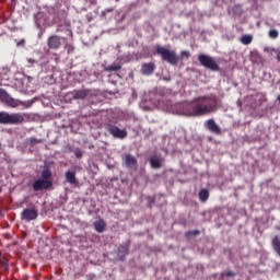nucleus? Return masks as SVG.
Here are the masks:
<instances>
[{"mask_svg":"<svg viewBox=\"0 0 280 280\" xmlns=\"http://www.w3.org/2000/svg\"><path fill=\"white\" fill-rule=\"evenodd\" d=\"M173 115H185L186 117H205L218 110V98L215 96H199L191 102L176 103L167 107Z\"/></svg>","mask_w":280,"mask_h":280,"instance_id":"1","label":"nucleus"},{"mask_svg":"<svg viewBox=\"0 0 280 280\" xmlns=\"http://www.w3.org/2000/svg\"><path fill=\"white\" fill-rule=\"evenodd\" d=\"M0 124L4 126H21V124H25V114L0 112Z\"/></svg>","mask_w":280,"mask_h":280,"instance_id":"2","label":"nucleus"},{"mask_svg":"<svg viewBox=\"0 0 280 280\" xmlns=\"http://www.w3.org/2000/svg\"><path fill=\"white\" fill-rule=\"evenodd\" d=\"M155 54L161 56L162 60L168 62V65H178V60H180L176 51L170 50L163 46H155Z\"/></svg>","mask_w":280,"mask_h":280,"instance_id":"3","label":"nucleus"},{"mask_svg":"<svg viewBox=\"0 0 280 280\" xmlns=\"http://www.w3.org/2000/svg\"><path fill=\"white\" fill-rule=\"evenodd\" d=\"M198 60L201 67L210 69V71H220V66L218 65V61L213 59V57L208 55H199Z\"/></svg>","mask_w":280,"mask_h":280,"instance_id":"4","label":"nucleus"},{"mask_svg":"<svg viewBox=\"0 0 280 280\" xmlns=\"http://www.w3.org/2000/svg\"><path fill=\"white\" fill-rule=\"evenodd\" d=\"M105 129L114 139H126L128 137V131L126 129H119L116 125L107 124Z\"/></svg>","mask_w":280,"mask_h":280,"instance_id":"5","label":"nucleus"},{"mask_svg":"<svg viewBox=\"0 0 280 280\" xmlns=\"http://www.w3.org/2000/svg\"><path fill=\"white\" fill-rule=\"evenodd\" d=\"M62 43H65V37L58 35H50L47 38V45L50 49H60L62 47Z\"/></svg>","mask_w":280,"mask_h":280,"instance_id":"6","label":"nucleus"},{"mask_svg":"<svg viewBox=\"0 0 280 280\" xmlns=\"http://www.w3.org/2000/svg\"><path fill=\"white\" fill-rule=\"evenodd\" d=\"M0 101H2L3 104H7V106H11V108H16L19 106V102L10 96L8 91L3 89H0Z\"/></svg>","mask_w":280,"mask_h":280,"instance_id":"7","label":"nucleus"},{"mask_svg":"<svg viewBox=\"0 0 280 280\" xmlns=\"http://www.w3.org/2000/svg\"><path fill=\"white\" fill-rule=\"evenodd\" d=\"M54 187V182L49 179H36L33 182L34 191H43V189H50Z\"/></svg>","mask_w":280,"mask_h":280,"instance_id":"8","label":"nucleus"},{"mask_svg":"<svg viewBox=\"0 0 280 280\" xmlns=\"http://www.w3.org/2000/svg\"><path fill=\"white\" fill-rule=\"evenodd\" d=\"M38 218V211L34 208H26L21 213V220H26V222H32Z\"/></svg>","mask_w":280,"mask_h":280,"instance_id":"9","label":"nucleus"},{"mask_svg":"<svg viewBox=\"0 0 280 280\" xmlns=\"http://www.w3.org/2000/svg\"><path fill=\"white\" fill-rule=\"evenodd\" d=\"M205 126L207 130H210V132H213V135H222V129L220 128V126H218V124H215V120L208 119L205 122Z\"/></svg>","mask_w":280,"mask_h":280,"instance_id":"10","label":"nucleus"},{"mask_svg":"<svg viewBox=\"0 0 280 280\" xmlns=\"http://www.w3.org/2000/svg\"><path fill=\"white\" fill-rule=\"evenodd\" d=\"M149 163L152 170H161L163 167V158H161V155H151Z\"/></svg>","mask_w":280,"mask_h":280,"instance_id":"11","label":"nucleus"},{"mask_svg":"<svg viewBox=\"0 0 280 280\" xmlns=\"http://www.w3.org/2000/svg\"><path fill=\"white\" fill-rule=\"evenodd\" d=\"M130 255V247L128 245H120L117 248V258L119 261H126V257Z\"/></svg>","mask_w":280,"mask_h":280,"instance_id":"12","label":"nucleus"},{"mask_svg":"<svg viewBox=\"0 0 280 280\" xmlns=\"http://www.w3.org/2000/svg\"><path fill=\"white\" fill-rule=\"evenodd\" d=\"M122 161L125 163V166L128 167L129 170H135L137 167V158L135 155L126 154L122 158Z\"/></svg>","mask_w":280,"mask_h":280,"instance_id":"13","label":"nucleus"},{"mask_svg":"<svg viewBox=\"0 0 280 280\" xmlns=\"http://www.w3.org/2000/svg\"><path fill=\"white\" fill-rule=\"evenodd\" d=\"M154 69H156V66L153 62L143 63L141 67V73L142 75H152L154 73Z\"/></svg>","mask_w":280,"mask_h":280,"instance_id":"14","label":"nucleus"},{"mask_svg":"<svg viewBox=\"0 0 280 280\" xmlns=\"http://www.w3.org/2000/svg\"><path fill=\"white\" fill-rule=\"evenodd\" d=\"M96 233H104L106 231V221L104 219H100L93 223Z\"/></svg>","mask_w":280,"mask_h":280,"instance_id":"15","label":"nucleus"},{"mask_svg":"<svg viewBox=\"0 0 280 280\" xmlns=\"http://www.w3.org/2000/svg\"><path fill=\"white\" fill-rule=\"evenodd\" d=\"M89 95V91L86 90H75L72 92V100H85Z\"/></svg>","mask_w":280,"mask_h":280,"instance_id":"16","label":"nucleus"},{"mask_svg":"<svg viewBox=\"0 0 280 280\" xmlns=\"http://www.w3.org/2000/svg\"><path fill=\"white\" fill-rule=\"evenodd\" d=\"M66 180L70 185H75L78 183V179L75 178V172H71V171L66 172Z\"/></svg>","mask_w":280,"mask_h":280,"instance_id":"17","label":"nucleus"},{"mask_svg":"<svg viewBox=\"0 0 280 280\" xmlns=\"http://www.w3.org/2000/svg\"><path fill=\"white\" fill-rule=\"evenodd\" d=\"M199 200L200 202H207L209 200V190L201 189L199 191Z\"/></svg>","mask_w":280,"mask_h":280,"instance_id":"18","label":"nucleus"},{"mask_svg":"<svg viewBox=\"0 0 280 280\" xmlns=\"http://www.w3.org/2000/svg\"><path fill=\"white\" fill-rule=\"evenodd\" d=\"M27 145H38V143H43V139H37V138H27L26 139Z\"/></svg>","mask_w":280,"mask_h":280,"instance_id":"19","label":"nucleus"},{"mask_svg":"<svg viewBox=\"0 0 280 280\" xmlns=\"http://www.w3.org/2000/svg\"><path fill=\"white\" fill-rule=\"evenodd\" d=\"M242 45H250L253 43V35H243L241 37Z\"/></svg>","mask_w":280,"mask_h":280,"instance_id":"20","label":"nucleus"},{"mask_svg":"<svg viewBox=\"0 0 280 280\" xmlns=\"http://www.w3.org/2000/svg\"><path fill=\"white\" fill-rule=\"evenodd\" d=\"M197 235H200L199 230H192V231H188V232L185 233V237L187 240H191V237H197Z\"/></svg>","mask_w":280,"mask_h":280,"instance_id":"21","label":"nucleus"},{"mask_svg":"<svg viewBox=\"0 0 280 280\" xmlns=\"http://www.w3.org/2000/svg\"><path fill=\"white\" fill-rule=\"evenodd\" d=\"M268 36L272 40H276V38H279V31L276 30V28H272V30L269 31Z\"/></svg>","mask_w":280,"mask_h":280,"instance_id":"22","label":"nucleus"},{"mask_svg":"<svg viewBox=\"0 0 280 280\" xmlns=\"http://www.w3.org/2000/svg\"><path fill=\"white\" fill-rule=\"evenodd\" d=\"M51 176V171L49 170H44L42 172V180H49V177Z\"/></svg>","mask_w":280,"mask_h":280,"instance_id":"23","label":"nucleus"},{"mask_svg":"<svg viewBox=\"0 0 280 280\" xmlns=\"http://www.w3.org/2000/svg\"><path fill=\"white\" fill-rule=\"evenodd\" d=\"M119 69H121V66L119 65H110L106 68V71H119Z\"/></svg>","mask_w":280,"mask_h":280,"instance_id":"24","label":"nucleus"},{"mask_svg":"<svg viewBox=\"0 0 280 280\" xmlns=\"http://www.w3.org/2000/svg\"><path fill=\"white\" fill-rule=\"evenodd\" d=\"M65 49L67 54H73V51H75V47H73L72 44H66Z\"/></svg>","mask_w":280,"mask_h":280,"instance_id":"25","label":"nucleus"},{"mask_svg":"<svg viewBox=\"0 0 280 280\" xmlns=\"http://www.w3.org/2000/svg\"><path fill=\"white\" fill-rule=\"evenodd\" d=\"M237 273L235 271H226V272H221V279H224L225 277H235Z\"/></svg>","mask_w":280,"mask_h":280,"instance_id":"26","label":"nucleus"},{"mask_svg":"<svg viewBox=\"0 0 280 280\" xmlns=\"http://www.w3.org/2000/svg\"><path fill=\"white\" fill-rule=\"evenodd\" d=\"M74 155L77 156V159H82V150L75 149Z\"/></svg>","mask_w":280,"mask_h":280,"instance_id":"27","label":"nucleus"},{"mask_svg":"<svg viewBox=\"0 0 280 280\" xmlns=\"http://www.w3.org/2000/svg\"><path fill=\"white\" fill-rule=\"evenodd\" d=\"M182 56H185V58H189L190 54L187 50H183Z\"/></svg>","mask_w":280,"mask_h":280,"instance_id":"28","label":"nucleus"},{"mask_svg":"<svg viewBox=\"0 0 280 280\" xmlns=\"http://www.w3.org/2000/svg\"><path fill=\"white\" fill-rule=\"evenodd\" d=\"M27 62H28L30 65H36V61L34 60V58H28V59H27Z\"/></svg>","mask_w":280,"mask_h":280,"instance_id":"29","label":"nucleus"},{"mask_svg":"<svg viewBox=\"0 0 280 280\" xmlns=\"http://www.w3.org/2000/svg\"><path fill=\"white\" fill-rule=\"evenodd\" d=\"M276 59L280 62V50L277 52Z\"/></svg>","mask_w":280,"mask_h":280,"instance_id":"30","label":"nucleus"},{"mask_svg":"<svg viewBox=\"0 0 280 280\" xmlns=\"http://www.w3.org/2000/svg\"><path fill=\"white\" fill-rule=\"evenodd\" d=\"M25 40H21L18 45H24Z\"/></svg>","mask_w":280,"mask_h":280,"instance_id":"31","label":"nucleus"},{"mask_svg":"<svg viewBox=\"0 0 280 280\" xmlns=\"http://www.w3.org/2000/svg\"><path fill=\"white\" fill-rule=\"evenodd\" d=\"M106 11H107V12H113V9H107Z\"/></svg>","mask_w":280,"mask_h":280,"instance_id":"32","label":"nucleus"},{"mask_svg":"<svg viewBox=\"0 0 280 280\" xmlns=\"http://www.w3.org/2000/svg\"><path fill=\"white\" fill-rule=\"evenodd\" d=\"M278 102L280 103V95H278Z\"/></svg>","mask_w":280,"mask_h":280,"instance_id":"33","label":"nucleus"},{"mask_svg":"<svg viewBox=\"0 0 280 280\" xmlns=\"http://www.w3.org/2000/svg\"><path fill=\"white\" fill-rule=\"evenodd\" d=\"M151 202H154V199H152Z\"/></svg>","mask_w":280,"mask_h":280,"instance_id":"34","label":"nucleus"},{"mask_svg":"<svg viewBox=\"0 0 280 280\" xmlns=\"http://www.w3.org/2000/svg\"><path fill=\"white\" fill-rule=\"evenodd\" d=\"M1 213H2V212H1V210H0V215H1Z\"/></svg>","mask_w":280,"mask_h":280,"instance_id":"35","label":"nucleus"}]
</instances>
